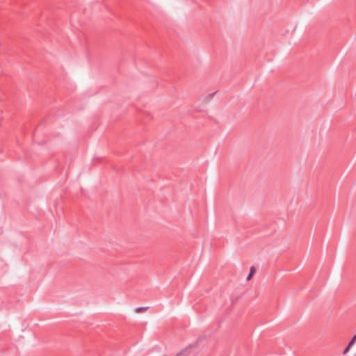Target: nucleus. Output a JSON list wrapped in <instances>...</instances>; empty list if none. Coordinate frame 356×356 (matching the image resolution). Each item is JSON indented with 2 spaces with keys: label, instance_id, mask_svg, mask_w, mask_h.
I'll return each mask as SVG.
<instances>
[{
  "label": "nucleus",
  "instance_id": "1",
  "mask_svg": "<svg viewBox=\"0 0 356 356\" xmlns=\"http://www.w3.org/2000/svg\"><path fill=\"white\" fill-rule=\"evenodd\" d=\"M190 353V348H186L176 354L175 356H188Z\"/></svg>",
  "mask_w": 356,
  "mask_h": 356
},
{
  "label": "nucleus",
  "instance_id": "2",
  "mask_svg": "<svg viewBox=\"0 0 356 356\" xmlns=\"http://www.w3.org/2000/svg\"><path fill=\"white\" fill-rule=\"evenodd\" d=\"M254 273V267H252V268H250V273L249 275H248V277H247V280H250V279H251L252 275Z\"/></svg>",
  "mask_w": 356,
  "mask_h": 356
},
{
  "label": "nucleus",
  "instance_id": "3",
  "mask_svg": "<svg viewBox=\"0 0 356 356\" xmlns=\"http://www.w3.org/2000/svg\"><path fill=\"white\" fill-rule=\"evenodd\" d=\"M350 348L351 347H349V346H348V347L343 350V354L346 355L349 352Z\"/></svg>",
  "mask_w": 356,
  "mask_h": 356
},
{
  "label": "nucleus",
  "instance_id": "4",
  "mask_svg": "<svg viewBox=\"0 0 356 356\" xmlns=\"http://www.w3.org/2000/svg\"><path fill=\"white\" fill-rule=\"evenodd\" d=\"M355 340L352 339L348 344L349 347H352L355 344Z\"/></svg>",
  "mask_w": 356,
  "mask_h": 356
},
{
  "label": "nucleus",
  "instance_id": "5",
  "mask_svg": "<svg viewBox=\"0 0 356 356\" xmlns=\"http://www.w3.org/2000/svg\"><path fill=\"white\" fill-rule=\"evenodd\" d=\"M352 339L355 340V341L356 342V334L354 336V337Z\"/></svg>",
  "mask_w": 356,
  "mask_h": 356
}]
</instances>
